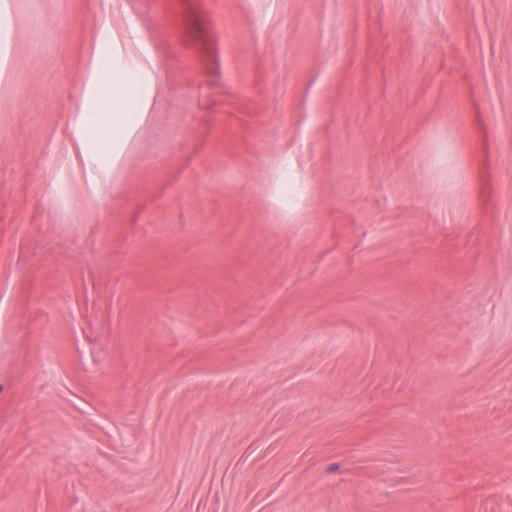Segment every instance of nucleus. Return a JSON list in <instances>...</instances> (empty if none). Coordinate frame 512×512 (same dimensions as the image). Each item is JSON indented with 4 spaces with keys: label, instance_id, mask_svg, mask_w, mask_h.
<instances>
[{
    "label": "nucleus",
    "instance_id": "nucleus-2",
    "mask_svg": "<svg viewBox=\"0 0 512 512\" xmlns=\"http://www.w3.org/2000/svg\"><path fill=\"white\" fill-rule=\"evenodd\" d=\"M2 392V386L0 385V393Z\"/></svg>",
    "mask_w": 512,
    "mask_h": 512
},
{
    "label": "nucleus",
    "instance_id": "nucleus-1",
    "mask_svg": "<svg viewBox=\"0 0 512 512\" xmlns=\"http://www.w3.org/2000/svg\"><path fill=\"white\" fill-rule=\"evenodd\" d=\"M186 44L196 46L199 58L206 71L216 73L218 65L217 47L207 34L200 12L190 6L184 15Z\"/></svg>",
    "mask_w": 512,
    "mask_h": 512
}]
</instances>
